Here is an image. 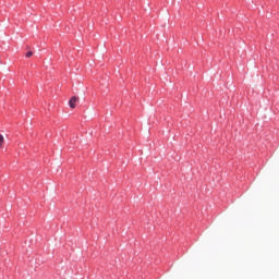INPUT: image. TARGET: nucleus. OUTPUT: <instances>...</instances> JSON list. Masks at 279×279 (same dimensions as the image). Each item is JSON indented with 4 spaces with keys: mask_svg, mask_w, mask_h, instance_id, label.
Listing matches in <instances>:
<instances>
[{
    "mask_svg": "<svg viewBox=\"0 0 279 279\" xmlns=\"http://www.w3.org/2000/svg\"><path fill=\"white\" fill-rule=\"evenodd\" d=\"M33 56H34V52L32 51L26 52V58H32Z\"/></svg>",
    "mask_w": 279,
    "mask_h": 279,
    "instance_id": "7ed1b4c3",
    "label": "nucleus"
},
{
    "mask_svg": "<svg viewBox=\"0 0 279 279\" xmlns=\"http://www.w3.org/2000/svg\"><path fill=\"white\" fill-rule=\"evenodd\" d=\"M77 101H80V98L76 97V96H73L70 101H69V106L70 108L74 109L75 108V105L77 104Z\"/></svg>",
    "mask_w": 279,
    "mask_h": 279,
    "instance_id": "f257e3e1",
    "label": "nucleus"
},
{
    "mask_svg": "<svg viewBox=\"0 0 279 279\" xmlns=\"http://www.w3.org/2000/svg\"><path fill=\"white\" fill-rule=\"evenodd\" d=\"M3 143H5V138L0 134V149H3Z\"/></svg>",
    "mask_w": 279,
    "mask_h": 279,
    "instance_id": "f03ea898",
    "label": "nucleus"
}]
</instances>
